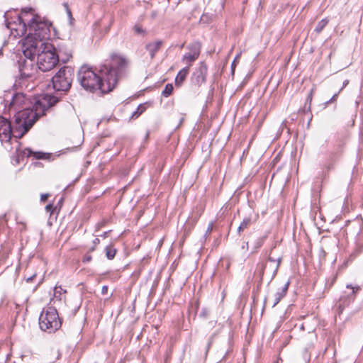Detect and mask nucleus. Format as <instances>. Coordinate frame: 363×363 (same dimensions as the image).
I'll return each mask as SVG.
<instances>
[{
    "instance_id": "nucleus-7",
    "label": "nucleus",
    "mask_w": 363,
    "mask_h": 363,
    "mask_svg": "<svg viewBox=\"0 0 363 363\" xmlns=\"http://www.w3.org/2000/svg\"><path fill=\"white\" fill-rule=\"evenodd\" d=\"M61 325L57 311L54 307H48L41 313L39 317L40 329L49 333L55 332Z\"/></svg>"
},
{
    "instance_id": "nucleus-8",
    "label": "nucleus",
    "mask_w": 363,
    "mask_h": 363,
    "mask_svg": "<svg viewBox=\"0 0 363 363\" xmlns=\"http://www.w3.org/2000/svg\"><path fill=\"white\" fill-rule=\"evenodd\" d=\"M11 13L6 12L4 17L5 18L6 27L11 30V33L15 36H23L26 35L28 30V19H26L27 16H24L22 13L16 14L14 16H11Z\"/></svg>"
},
{
    "instance_id": "nucleus-29",
    "label": "nucleus",
    "mask_w": 363,
    "mask_h": 363,
    "mask_svg": "<svg viewBox=\"0 0 363 363\" xmlns=\"http://www.w3.org/2000/svg\"><path fill=\"white\" fill-rule=\"evenodd\" d=\"M133 30L136 34L144 35L145 33V30L140 25L138 24L133 26Z\"/></svg>"
},
{
    "instance_id": "nucleus-31",
    "label": "nucleus",
    "mask_w": 363,
    "mask_h": 363,
    "mask_svg": "<svg viewBox=\"0 0 363 363\" xmlns=\"http://www.w3.org/2000/svg\"><path fill=\"white\" fill-rule=\"evenodd\" d=\"M65 6H66V11H67V16H68L69 20V23L71 25H72L73 24V21H74V19L72 17L71 10L69 9V7H68L67 4H65Z\"/></svg>"
},
{
    "instance_id": "nucleus-10",
    "label": "nucleus",
    "mask_w": 363,
    "mask_h": 363,
    "mask_svg": "<svg viewBox=\"0 0 363 363\" xmlns=\"http://www.w3.org/2000/svg\"><path fill=\"white\" fill-rule=\"evenodd\" d=\"M208 67L204 62H201L199 67L193 72L191 83L197 86H201L206 81Z\"/></svg>"
},
{
    "instance_id": "nucleus-4",
    "label": "nucleus",
    "mask_w": 363,
    "mask_h": 363,
    "mask_svg": "<svg viewBox=\"0 0 363 363\" xmlns=\"http://www.w3.org/2000/svg\"><path fill=\"white\" fill-rule=\"evenodd\" d=\"M22 13L24 16L30 14L31 18L28 22V30L29 33L26 37V43L28 46L35 47L36 43H43V40L48 38L50 35V28L52 23L48 21L43 20L41 16L35 13V10L32 7H25L22 9Z\"/></svg>"
},
{
    "instance_id": "nucleus-19",
    "label": "nucleus",
    "mask_w": 363,
    "mask_h": 363,
    "mask_svg": "<svg viewBox=\"0 0 363 363\" xmlns=\"http://www.w3.org/2000/svg\"><path fill=\"white\" fill-rule=\"evenodd\" d=\"M189 67L187 66V67H184L182 69H181L178 72V74L175 78V85L177 86H180L182 84V83L185 80L187 74H189Z\"/></svg>"
},
{
    "instance_id": "nucleus-34",
    "label": "nucleus",
    "mask_w": 363,
    "mask_h": 363,
    "mask_svg": "<svg viewBox=\"0 0 363 363\" xmlns=\"http://www.w3.org/2000/svg\"><path fill=\"white\" fill-rule=\"evenodd\" d=\"M116 251H106V257L109 259H112L116 256Z\"/></svg>"
},
{
    "instance_id": "nucleus-20",
    "label": "nucleus",
    "mask_w": 363,
    "mask_h": 363,
    "mask_svg": "<svg viewBox=\"0 0 363 363\" xmlns=\"http://www.w3.org/2000/svg\"><path fill=\"white\" fill-rule=\"evenodd\" d=\"M281 260V256L273 255L272 253L271 252L268 256V263L266 264L264 267H267V264L269 263H272L274 265V272H277V271L280 265Z\"/></svg>"
},
{
    "instance_id": "nucleus-23",
    "label": "nucleus",
    "mask_w": 363,
    "mask_h": 363,
    "mask_svg": "<svg viewBox=\"0 0 363 363\" xmlns=\"http://www.w3.org/2000/svg\"><path fill=\"white\" fill-rule=\"evenodd\" d=\"M329 21L328 18H323L322 19L321 21H320L317 26H315V31L317 33H320L323 29L324 28L327 26V24L328 23Z\"/></svg>"
},
{
    "instance_id": "nucleus-9",
    "label": "nucleus",
    "mask_w": 363,
    "mask_h": 363,
    "mask_svg": "<svg viewBox=\"0 0 363 363\" xmlns=\"http://www.w3.org/2000/svg\"><path fill=\"white\" fill-rule=\"evenodd\" d=\"M18 65L21 79H28L33 77L36 69L34 60L31 59L26 60V58L21 57L18 60Z\"/></svg>"
},
{
    "instance_id": "nucleus-41",
    "label": "nucleus",
    "mask_w": 363,
    "mask_h": 363,
    "mask_svg": "<svg viewBox=\"0 0 363 363\" xmlns=\"http://www.w3.org/2000/svg\"><path fill=\"white\" fill-rule=\"evenodd\" d=\"M107 291H108V286H104L102 287V289H101V293L103 294H107Z\"/></svg>"
},
{
    "instance_id": "nucleus-18",
    "label": "nucleus",
    "mask_w": 363,
    "mask_h": 363,
    "mask_svg": "<svg viewBox=\"0 0 363 363\" xmlns=\"http://www.w3.org/2000/svg\"><path fill=\"white\" fill-rule=\"evenodd\" d=\"M23 44V46L26 47V49L23 52V55H24L23 58H26V60L31 59V60H34V57L36 54L38 48L40 47V45H39L40 43H36V46H35V47L28 46L26 43V38H25Z\"/></svg>"
},
{
    "instance_id": "nucleus-44",
    "label": "nucleus",
    "mask_w": 363,
    "mask_h": 363,
    "mask_svg": "<svg viewBox=\"0 0 363 363\" xmlns=\"http://www.w3.org/2000/svg\"><path fill=\"white\" fill-rule=\"evenodd\" d=\"M3 57V50L0 48V58Z\"/></svg>"
},
{
    "instance_id": "nucleus-30",
    "label": "nucleus",
    "mask_w": 363,
    "mask_h": 363,
    "mask_svg": "<svg viewBox=\"0 0 363 363\" xmlns=\"http://www.w3.org/2000/svg\"><path fill=\"white\" fill-rule=\"evenodd\" d=\"M30 240H26V245H23V242L21 243L22 246L21 247L20 250H23L25 248H28V249H32V248H34L35 247V244L36 242L35 241L33 242V244H30Z\"/></svg>"
},
{
    "instance_id": "nucleus-22",
    "label": "nucleus",
    "mask_w": 363,
    "mask_h": 363,
    "mask_svg": "<svg viewBox=\"0 0 363 363\" xmlns=\"http://www.w3.org/2000/svg\"><path fill=\"white\" fill-rule=\"evenodd\" d=\"M251 223H252L251 218H250V217L245 218L238 228V233L239 234H240L245 229H247L251 225Z\"/></svg>"
},
{
    "instance_id": "nucleus-40",
    "label": "nucleus",
    "mask_w": 363,
    "mask_h": 363,
    "mask_svg": "<svg viewBox=\"0 0 363 363\" xmlns=\"http://www.w3.org/2000/svg\"><path fill=\"white\" fill-rule=\"evenodd\" d=\"M348 83H349V80H347V79L345 80L343 82L342 86L340 89V90L338 91L341 92V91L348 84Z\"/></svg>"
},
{
    "instance_id": "nucleus-1",
    "label": "nucleus",
    "mask_w": 363,
    "mask_h": 363,
    "mask_svg": "<svg viewBox=\"0 0 363 363\" xmlns=\"http://www.w3.org/2000/svg\"><path fill=\"white\" fill-rule=\"evenodd\" d=\"M125 58L116 54L111 55L110 64H102L99 67L83 65L77 73V79L81 86L87 91H101L102 94L111 91L117 84L127 67Z\"/></svg>"
},
{
    "instance_id": "nucleus-14",
    "label": "nucleus",
    "mask_w": 363,
    "mask_h": 363,
    "mask_svg": "<svg viewBox=\"0 0 363 363\" xmlns=\"http://www.w3.org/2000/svg\"><path fill=\"white\" fill-rule=\"evenodd\" d=\"M342 148L343 145L340 143L335 147L334 150L330 153L329 157L325 164V168L328 172L333 169L335 162L342 152Z\"/></svg>"
},
{
    "instance_id": "nucleus-2",
    "label": "nucleus",
    "mask_w": 363,
    "mask_h": 363,
    "mask_svg": "<svg viewBox=\"0 0 363 363\" xmlns=\"http://www.w3.org/2000/svg\"><path fill=\"white\" fill-rule=\"evenodd\" d=\"M36 122V113L30 110L18 111L10 121L0 116V140L10 141L11 137L21 138Z\"/></svg>"
},
{
    "instance_id": "nucleus-33",
    "label": "nucleus",
    "mask_w": 363,
    "mask_h": 363,
    "mask_svg": "<svg viewBox=\"0 0 363 363\" xmlns=\"http://www.w3.org/2000/svg\"><path fill=\"white\" fill-rule=\"evenodd\" d=\"M213 228V223L211 222V223H210L208 224L207 230H206V233L204 235V239L205 240H206L208 234H210L212 232Z\"/></svg>"
},
{
    "instance_id": "nucleus-26",
    "label": "nucleus",
    "mask_w": 363,
    "mask_h": 363,
    "mask_svg": "<svg viewBox=\"0 0 363 363\" xmlns=\"http://www.w3.org/2000/svg\"><path fill=\"white\" fill-rule=\"evenodd\" d=\"M198 57L191 52H187L183 56V61L191 63L194 62Z\"/></svg>"
},
{
    "instance_id": "nucleus-36",
    "label": "nucleus",
    "mask_w": 363,
    "mask_h": 363,
    "mask_svg": "<svg viewBox=\"0 0 363 363\" xmlns=\"http://www.w3.org/2000/svg\"><path fill=\"white\" fill-rule=\"evenodd\" d=\"M91 260V256L90 255H85L84 258H83V262H89Z\"/></svg>"
},
{
    "instance_id": "nucleus-24",
    "label": "nucleus",
    "mask_w": 363,
    "mask_h": 363,
    "mask_svg": "<svg viewBox=\"0 0 363 363\" xmlns=\"http://www.w3.org/2000/svg\"><path fill=\"white\" fill-rule=\"evenodd\" d=\"M145 108L144 104H140L137 109L132 113L131 118H138L145 111Z\"/></svg>"
},
{
    "instance_id": "nucleus-42",
    "label": "nucleus",
    "mask_w": 363,
    "mask_h": 363,
    "mask_svg": "<svg viewBox=\"0 0 363 363\" xmlns=\"http://www.w3.org/2000/svg\"><path fill=\"white\" fill-rule=\"evenodd\" d=\"M235 67V60L233 62V63L231 65V68H232V72L233 73L234 72Z\"/></svg>"
},
{
    "instance_id": "nucleus-5",
    "label": "nucleus",
    "mask_w": 363,
    "mask_h": 363,
    "mask_svg": "<svg viewBox=\"0 0 363 363\" xmlns=\"http://www.w3.org/2000/svg\"><path fill=\"white\" fill-rule=\"evenodd\" d=\"M38 54L37 66L43 72L52 70L59 62L55 54V45L50 43H41Z\"/></svg>"
},
{
    "instance_id": "nucleus-28",
    "label": "nucleus",
    "mask_w": 363,
    "mask_h": 363,
    "mask_svg": "<svg viewBox=\"0 0 363 363\" xmlns=\"http://www.w3.org/2000/svg\"><path fill=\"white\" fill-rule=\"evenodd\" d=\"M335 281H336L335 275H333L331 277H330L329 279H328L326 281V283H325V288H327L328 289H330L332 287V286L333 285V284L335 282Z\"/></svg>"
},
{
    "instance_id": "nucleus-13",
    "label": "nucleus",
    "mask_w": 363,
    "mask_h": 363,
    "mask_svg": "<svg viewBox=\"0 0 363 363\" xmlns=\"http://www.w3.org/2000/svg\"><path fill=\"white\" fill-rule=\"evenodd\" d=\"M17 162L19 163L25 157L33 156L36 160H45L49 157V154L43 152H34L30 148H26L23 150H16Z\"/></svg>"
},
{
    "instance_id": "nucleus-38",
    "label": "nucleus",
    "mask_w": 363,
    "mask_h": 363,
    "mask_svg": "<svg viewBox=\"0 0 363 363\" xmlns=\"http://www.w3.org/2000/svg\"><path fill=\"white\" fill-rule=\"evenodd\" d=\"M48 197H49V194H42V195H41V196H40V200H41V201L45 202V201H47V199H48Z\"/></svg>"
},
{
    "instance_id": "nucleus-17",
    "label": "nucleus",
    "mask_w": 363,
    "mask_h": 363,
    "mask_svg": "<svg viewBox=\"0 0 363 363\" xmlns=\"http://www.w3.org/2000/svg\"><path fill=\"white\" fill-rule=\"evenodd\" d=\"M162 44L163 42L160 40L146 44L145 50L149 52L151 59L155 57L156 53L160 50Z\"/></svg>"
},
{
    "instance_id": "nucleus-12",
    "label": "nucleus",
    "mask_w": 363,
    "mask_h": 363,
    "mask_svg": "<svg viewBox=\"0 0 363 363\" xmlns=\"http://www.w3.org/2000/svg\"><path fill=\"white\" fill-rule=\"evenodd\" d=\"M347 288H350L352 289V291L347 294L346 296H342L340 297L337 304V309L336 313L338 315H340L345 309V308L351 303L354 300V293L359 289V286L357 287H352L351 286L347 285Z\"/></svg>"
},
{
    "instance_id": "nucleus-37",
    "label": "nucleus",
    "mask_w": 363,
    "mask_h": 363,
    "mask_svg": "<svg viewBox=\"0 0 363 363\" xmlns=\"http://www.w3.org/2000/svg\"><path fill=\"white\" fill-rule=\"evenodd\" d=\"M45 209L48 212H50L51 213H52V210H53V206L52 204L51 203H49L46 206H45Z\"/></svg>"
},
{
    "instance_id": "nucleus-15",
    "label": "nucleus",
    "mask_w": 363,
    "mask_h": 363,
    "mask_svg": "<svg viewBox=\"0 0 363 363\" xmlns=\"http://www.w3.org/2000/svg\"><path fill=\"white\" fill-rule=\"evenodd\" d=\"M110 232V230L104 232L102 235H98V238H95L92 241L94 247H92L91 250H94V247L101 242L103 244L104 250H112L111 240L107 238Z\"/></svg>"
},
{
    "instance_id": "nucleus-32",
    "label": "nucleus",
    "mask_w": 363,
    "mask_h": 363,
    "mask_svg": "<svg viewBox=\"0 0 363 363\" xmlns=\"http://www.w3.org/2000/svg\"><path fill=\"white\" fill-rule=\"evenodd\" d=\"M208 314H209V310L206 308H203L201 311L200 316L203 318H208Z\"/></svg>"
},
{
    "instance_id": "nucleus-16",
    "label": "nucleus",
    "mask_w": 363,
    "mask_h": 363,
    "mask_svg": "<svg viewBox=\"0 0 363 363\" xmlns=\"http://www.w3.org/2000/svg\"><path fill=\"white\" fill-rule=\"evenodd\" d=\"M289 284L290 281H287L284 285L280 289H278L277 291L274 294L272 305L273 307L277 305L279 302L286 296Z\"/></svg>"
},
{
    "instance_id": "nucleus-21",
    "label": "nucleus",
    "mask_w": 363,
    "mask_h": 363,
    "mask_svg": "<svg viewBox=\"0 0 363 363\" xmlns=\"http://www.w3.org/2000/svg\"><path fill=\"white\" fill-rule=\"evenodd\" d=\"M187 48L189 50V52L199 57L201 52V44L199 41H194L191 43Z\"/></svg>"
},
{
    "instance_id": "nucleus-46",
    "label": "nucleus",
    "mask_w": 363,
    "mask_h": 363,
    "mask_svg": "<svg viewBox=\"0 0 363 363\" xmlns=\"http://www.w3.org/2000/svg\"><path fill=\"white\" fill-rule=\"evenodd\" d=\"M216 242H217V240H216V241H215V243H216ZM213 247H217V245H216V244H215V245H213Z\"/></svg>"
},
{
    "instance_id": "nucleus-11",
    "label": "nucleus",
    "mask_w": 363,
    "mask_h": 363,
    "mask_svg": "<svg viewBox=\"0 0 363 363\" xmlns=\"http://www.w3.org/2000/svg\"><path fill=\"white\" fill-rule=\"evenodd\" d=\"M55 54L56 57L58 58V62L62 63L67 62L72 57L70 48L65 43H60L55 45Z\"/></svg>"
},
{
    "instance_id": "nucleus-27",
    "label": "nucleus",
    "mask_w": 363,
    "mask_h": 363,
    "mask_svg": "<svg viewBox=\"0 0 363 363\" xmlns=\"http://www.w3.org/2000/svg\"><path fill=\"white\" fill-rule=\"evenodd\" d=\"M66 291L64 290L61 286H56L54 289V296L55 298L61 300V296L63 293H65Z\"/></svg>"
},
{
    "instance_id": "nucleus-35",
    "label": "nucleus",
    "mask_w": 363,
    "mask_h": 363,
    "mask_svg": "<svg viewBox=\"0 0 363 363\" xmlns=\"http://www.w3.org/2000/svg\"><path fill=\"white\" fill-rule=\"evenodd\" d=\"M340 92V91H337V93H335L332 97L330 99H329V102H331L332 103H334L337 101V97H338V95Z\"/></svg>"
},
{
    "instance_id": "nucleus-43",
    "label": "nucleus",
    "mask_w": 363,
    "mask_h": 363,
    "mask_svg": "<svg viewBox=\"0 0 363 363\" xmlns=\"http://www.w3.org/2000/svg\"><path fill=\"white\" fill-rule=\"evenodd\" d=\"M35 277V275L32 276V277H30L26 279V281L27 282H30L32 281L33 278Z\"/></svg>"
},
{
    "instance_id": "nucleus-45",
    "label": "nucleus",
    "mask_w": 363,
    "mask_h": 363,
    "mask_svg": "<svg viewBox=\"0 0 363 363\" xmlns=\"http://www.w3.org/2000/svg\"><path fill=\"white\" fill-rule=\"evenodd\" d=\"M331 102H329V100L325 102V106H328Z\"/></svg>"
},
{
    "instance_id": "nucleus-3",
    "label": "nucleus",
    "mask_w": 363,
    "mask_h": 363,
    "mask_svg": "<svg viewBox=\"0 0 363 363\" xmlns=\"http://www.w3.org/2000/svg\"><path fill=\"white\" fill-rule=\"evenodd\" d=\"M60 99L57 96L51 94H44L40 96L30 108L31 101L24 94L17 92L12 94L11 100L9 104V108L13 109L16 113L24 110H30L36 113V121L43 115L45 114V111L55 106Z\"/></svg>"
},
{
    "instance_id": "nucleus-39",
    "label": "nucleus",
    "mask_w": 363,
    "mask_h": 363,
    "mask_svg": "<svg viewBox=\"0 0 363 363\" xmlns=\"http://www.w3.org/2000/svg\"><path fill=\"white\" fill-rule=\"evenodd\" d=\"M312 94H313V90H311L310 91V93H309V94H308V97L306 99V103L309 102L311 104V100H312Z\"/></svg>"
},
{
    "instance_id": "nucleus-6",
    "label": "nucleus",
    "mask_w": 363,
    "mask_h": 363,
    "mask_svg": "<svg viewBox=\"0 0 363 363\" xmlns=\"http://www.w3.org/2000/svg\"><path fill=\"white\" fill-rule=\"evenodd\" d=\"M74 76V69L64 66L52 77L53 89L56 91L67 92L72 86Z\"/></svg>"
},
{
    "instance_id": "nucleus-25",
    "label": "nucleus",
    "mask_w": 363,
    "mask_h": 363,
    "mask_svg": "<svg viewBox=\"0 0 363 363\" xmlns=\"http://www.w3.org/2000/svg\"><path fill=\"white\" fill-rule=\"evenodd\" d=\"M173 89V85L172 84H166L164 89L162 91V95L164 97H168L172 94Z\"/></svg>"
}]
</instances>
